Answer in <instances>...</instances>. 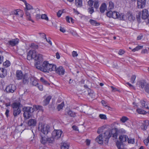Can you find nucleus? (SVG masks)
Returning <instances> with one entry per match:
<instances>
[{
    "label": "nucleus",
    "mask_w": 149,
    "mask_h": 149,
    "mask_svg": "<svg viewBox=\"0 0 149 149\" xmlns=\"http://www.w3.org/2000/svg\"><path fill=\"white\" fill-rule=\"evenodd\" d=\"M59 30L60 31L63 32V33H65L66 32L65 30L64 29V28H63L61 27H60V28L59 29Z\"/></svg>",
    "instance_id": "774afa93"
},
{
    "label": "nucleus",
    "mask_w": 149,
    "mask_h": 149,
    "mask_svg": "<svg viewBox=\"0 0 149 149\" xmlns=\"http://www.w3.org/2000/svg\"><path fill=\"white\" fill-rule=\"evenodd\" d=\"M52 97L51 96H48L46 97L45 99L44 100L43 102V104L44 106H46L48 104L50 100L51 99Z\"/></svg>",
    "instance_id": "a211bd4d"
},
{
    "label": "nucleus",
    "mask_w": 149,
    "mask_h": 149,
    "mask_svg": "<svg viewBox=\"0 0 149 149\" xmlns=\"http://www.w3.org/2000/svg\"><path fill=\"white\" fill-rule=\"evenodd\" d=\"M75 4L77 7H81L82 5V0H75Z\"/></svg>",
    "instance_id": "bb28decb"
},
{
    "label": "nucleus",
    "mask_w": 149,
    "mask_h": 149,
    "mask_svg": "<svg viewBox=\"0 0 149 149\" xmlns=\"http://www.w3.org/2000/svg\"><path fill=\"white\" fill-rule=\"evenodd\" d=\"M53 138H49L48 139L47 138V141H48L50 143H52L53 140Z\"/></svg>",
    "instance_id": "0e129e2a"
},
{
    "label": "nucleus",
    "mask_w": 149,
    "mask_h": 149,
    "mask_svg": "<svg viewBox=\"0 0 149 149\" xmlns=\"http://www.w3.org/2000/svg\"><path fill=\"white\" fill-rule=\"evenodd\" d=\"M30 76L27 74L25 73L22 77V83L24 84H28L29 81Z\"/></svg>",
    "instance_id": "f8f14e48"
},
{
    "label": "nucleus",
    "mask_w": 149,
    "mask_h": 149,
    "mask_svg": "<svg viewBox=\"0 0 149 149\" xmlns=\"http://www.w3.org/2000/svg\"><path fill=\"white\" fill-rule=\"evenodd\" d=\"M69 146L66 143H64L61 146V149H68Z\"/></svg>",
    "instance_id": "e433bc0d"
},
{
    "label": "nucleus",
    "mask_w": 149,
    "mask_h": 149,
    "mask_svg": "<svg viewBox=\"0 0 149 149\" xmlns=\"http://www.w3.org/2000/svg\"><path fill=\"white\" fill-rule=\"evenodd\" d=\"M104 142L106 144H107L109 142V139L112 135V131L109 130H108L104 132Z\"/></svg>",
    "instance_id": "20e7f679"
},
{
    "label": "nucleus",
    "mask_w": 149,
    "mask_h": 149,
    "mask_svg": "<svg viewBox=\"0 0 149 149\" xmlns=\"http://www.w3.org/2000/svg\"><path fill=\"white\" fill-rule=\"evenodd\" d=\"M16 89V87L15 85L10 84L6 87L5 90L7 92L13 93Z\"/></svg>",
    "instance_id": "6e6552de"
},
{
    "label": "nucleus",
    "mask_w": 149,
    "mask_h": 149,
    "mask_svg": "<svg viewBox=\"0 0 149 149\" xmlns=\"http://www.w3.org/2000/svg\"><path fill=\"white\" fill-rule=\"evenodd\" d=\"M24 75L22 71L20 70H17L16 71V76L17 80L22 79Z\"/></svg>",
    "instance_id": "ddd939ff"
},
{
    "label": "nucleus",
    "mask_w": 149,
    "mask_h": 149,
    "mask_svg": "<svg viewBox=\"0 0 149 149\" xmlns=\"http://www.w3.org/2000/svg\"><path fill=\"white\" fill-rule=\"evenodd\" d=\"M21 112L20 109H16L13 110V115L15 117H16L20 114Z\"/></svg>",
    "instance_id": "cd10ccee"
},
{
    "label": "nucleus",
    "mask_w": 149,
    "mask_h": 149,
    "mask_svg": "<svg viewBox=\"0 0 149 149\" xmlns=\"http://www.w3.org/2000/svg\"><path fill=\"white\" fill-rule=\"evenodd\" d=\"M39 90L40 91H42L43 90V86L41 84H39L37 86Z\"/></svg>",
    "instance_id": "052dcab7"
},
{
    "label": "nucleus",
    "mask_w": 149,
    "mask_h": 149,
    "mask_svg": "<svg viewBox=\"0 0 149 149\" xmlns=\"http://www.w3.org/2000/svg\"><path fill=\"white\" fill-rule=\"evenodd\" d=\"M30 47L34 49H37L38 47V45L34 43L31 44Z\"/></svg>",
    "instance_id": "49530a36"
},
{
    "label": "nucleus",
    "mask_w": 149,
    "mask_h": 149,
    "mask_svg": "<svg viewBox=\"0 0 149 149\" xmlns=\"http://www.w3.org/2000/svg\"><path fill=\"white\" fill-rule=\"evenodd\" d=\"M136 111L140 114H145L146 113V112L141 109H137Z\"/></svg>",
    "instance_id": "473e14b6"
},
{
    "label": "nucleus",
    "mask_w": 149,
    "mask_h": 149,
    "mask_svg": "<svg viewBox=\"0 0 149 149\" xmlns=\"http://www.w3.org/2000/svg\"><path fill=\"white\" fill-rule=\"evenodd\" d=\"M55 71L57 74L59 75H63L65 73V70L62 66H59L57 68L56 67Z\"/></svg>",
    "instance_id": "9d476101"
},
{
    "label": "nucleus",
    "mask_w": 149,
    "mask_h": 149,
    "mask_svg": "<svg viewBox=\"0 0 149 149\" xmlns=\"http://www.w3.org/2000/svg\"><path fill=\"white\" fill-rule=\"evenodd\" d=\"M71 19V22H72L73 19L72 18H70L68 16H67L66 17V19L67 22H70V19Z\"/></svg>",
    "instance_id": "5fc2aeb1"
},
{
    "label": "nucleus",
    "mask_w": 149,
    "mask_h": 149,
    "mask_svg": "<svg viewBox=\"0 0 149 149\" xmlns=\"http://www.w3.org/2000/svg\"><path fill=\"white\" fill-rule=\"evenodd\" d=\"M39 34H40V36L42 38L46 39V36L45 33H39Z\"/></svg>",
    "instance_id": "bf43d9fd"
},
{
    "label": "nucleus",
    "mask_w": 149,
    "mask_h": 149,
    "mask_svg": "<svg viewBox=\"0 0 149 149\" xmlns=\"http://www.w3.org/2000/svg\"><path fill=\"white\" fill-rule=\"evenodd\" d=\"M107 9V5L105 3H103L100 8V12L102 13H104Z\"/></svg>",
    "instance_id": "412c9836"
},
{
    "label": "nucleus",
    "mask_w": 149,
    "mask_h": 149,
    "mask_svg": "<svg viewBox=\"0 0 149 149\" xmlns=\"http://www.w3.org/2000/svg\"><path fill=\"white\" fill-rule=\"evenodd\" d=\"M129 120V118L127 117L123 116L120 119V121L123 123Z\"/></svg>",
    "instance_id": "72a5a7b5"
},
{
    "label": "nucleus",
    "mask_w": 149,
    "mask_h": 149,
    "mask_svg": "<svg viewBox=\"0 0 149 149\" xmlns=\"http://www.w3.org/2000/svg\"><path fill=\"white\" fill-rule=\"evenodd\" d=\"M88 5L90 6H92L93 4V0H89L88 1Z\"/></svg>",
    "instance_id": "864d4df0"
},
{
    "label": "nucleus",
    "mask_w": 149,
    "mask_h": 149,
    "mask_svg": "<svg viewBox=\"0 0 149 149\" xmlns=\"http://www.w3.org/2000/svg\"><path fill=\"white\" fill-rule=\"evenodd\" d=\"M127 141L128 143L133 144L134 143V139L131 138H128Z\"/></svg>",
    "instance_id": "58836bf2"
},
{
    "label": "nucleus",
    "mask_w": 149,
    "mask_h": 149,
    "mask_svg": "<svg viewBox=\"0 0 149 149\" xmlns=\"http://www.w3.org/2000/svg\"><path fill=\"white\" fill-rule=\"evenodd\" d=\"M10 65V63L9 61L8 60L6 61L3 63V65L6 67H8Z\"/></svg>",
    "instance_id": "ea45409f"
},
{
    "label": "nucleus",
    "mask_w": 149,
    "mask_h": 149,
    "mask_svg": "<svg viewBox=\"0 0 149 149\" xmlns=\"http://www.w3.org/2000/svg\"><path fill=\"white\" fill-rule=\"evenodd\" d=\"M88 12L90 13L91 14H92L94 12V9L93 7H91L88 8Z\"/></svg>",
    "instance_id": "6e6d98bb"
},
{
    "label": "nucleus",
    "mask_w": 149,
    "mask_h": 149,
    "mask_svg": "<svg viewBox=\"0 0 149 149\" xmlns=\"http://www.w3.org/2000/svg\"><path fill=\"white\" fill-rule=\"evenodd\" d=\"M99 6V4L98 1H95L94 4V7L96 8H98Z\"/></svg>",
    "instance_id": "4d7b16f0"
},
{
    "label": "nucleus",
    "mask_w": 149,
    "mask_h": 149,
    "mask_svg": "<svg viewBox=\"0 0 149 149\" xmlns=\"http://www.w3.org/2000/svg\"><path fill=\"white\" fill-rule=\"evenodd\" d=\"M96 141L99 144H102L104 142V139L102 134H100L96 139Z\"/></svg>",
    "instance_id": "dca6fc26"
},
{
    "label": "nucleus",
    "mask_w": 149,
    "mask_h": 149,
    "mask_svg": "<svg viewBox=\"0 0 149 149\" xmlns=\"http://www.w3.org/2000/svg\"><path fill=\"white\" fill-rule=\"evenodd\" d=\"M107 16L110 18L112 17L114 19L118 18L119 17L120 15L119 13L116 11H109L107 13Z\"/></svg>",
    "instance_id": "39448f33"
},
{
    "label": "nucleus",
    "mask_w": 149,
    "mask_h": 149,
    "mask_svg": "<svg viewBox=\"0 0 149 149\" xmlns=\"http://www.w3.org/2000/svg\"><path fill=\"white\" fill-rule=\"evenodd\" d=\"M105 128V127L103 126L101 127H100L98 128V130L97 131V133L98 134H100L101 132H102L103 130H104Z\"/></svg>",
    "instance_id": "37998d69"
},
{
    "label": "nucleus",
    "mask_w": 149,
    "mask_h": 149,
    "mask_svg": "<svg viewBox=\"0 0 149 149\" xmlns=\"http://www.w3.org/2000/svg\"><path fill=\"white\" fill-rule=\"evenodd\" d=\"M89 22L92 25L94 26H98L100 24L99 22H97L95 20L92 19H90Z\"/></svg>",
    "instance_id": "a878e982"
},
{
    "label": "nucleus",
    "mask_w": 149,
    "mask_h": 149,
    "mask_svg": "<svg viewBox=\"0 0 149 149\" xmlns=\"http://www.w3.org/2000/svg\"><path fill=\"white\" fill-rule=\"evenodd\" d=\"M7 74V70L3 68H0V77L1 78L4 77Z\"/></svg>",
    "instance_id": "2eb2a0df"
},
{
    "label": "nucleus",
    "mask_w": 149,
    "mask_h": 149,
    "mask_svg": "<svg viewBox=\"0 0 149 149\" xmlns=\"http://www.w3.org/2000/svg\"><path fill=\"white\" fill-rule=\"evenodd\" d=\"M68 114L71 117H74L76 115L75 113L71 110H69L68 113Z\"/></svg>",
    "instance_id": "f704fd0d"
},
{
    "label": "nucleus",
    "mask_w": 149,
    "mask_h": 149,
    "mask_svg": "<svg viewBox=\"0 0 149 149\" xmlns=\"http://www.w3.org/2000/svg\"><path fill=\"white\" fill-rule=\"evenodd\" d=\"M99 117L102 119L106 120L107 119L106 116L104 114H100L99 115Z\"/></svg>",
    "instance_id": "09e8293b"
},
{
    "label": "nucleus",
    "mask_w": 149,
    "mask_h": 149,
    "mask_svg": "<svg viewBox=\"0 0 149 149\" xmlns=\"http://www.w3.org/2000/svg\"><path fill=\"white\" fill-rule=\"evenodd\" d=\"M125 52L124 50L122 49H120L118 53L119 55H122Z\"/></svg>",
    "instance_id": "69168bd1"
},
{
    "label": "nucleus",
    "mask_w": 149,
    "mask_h": 149,
    "mask_svg": "<svg viewBox=\"0 0 149 149\" xmlns=\"http://www.w3.org/2000/svg\"><path fill=\"white\" fill-rule=\"evenodd\" d=\"M62 133L61 130H55L52 132V137L54 139H57L60 137Z\"/></svg>",
    "instance_id": "423d86ee"
},
{
    "label": "nucleus",
    "mask_w": 149,
    "mask_h": 149,
    "mask_svg": "<svg viewBox=\"0 0 149 149\" xmlns=\"http://www.w3.org/2000/svg\"><path fill=\"white\" fill-rule=\"evenodd\" d=\"M110 87L112 89V92H114L116 91H118V90L117 88L114 87L113 86H111Z\"/></svg>",
    "instance_id": "e2e57ef3"
},
{
    "label": "nucleus",
    "mask_w": 149,
    "mask_h": 149,
    "mask_svg": "<svg viewBox=\"0 0 149 149\" xmlns=\"http://www.w3.org/2000/svg\"><path fill=\"white\" fill-rule=\"evenodd\" d=\"M146 82L144 81H141L139 82L138 83L139 86L141 88H143L145 85Z\"/></svg>",
    "instance_id": "c756f323"
},
{
    "label": "nucleus",
    "mask_w": 149,
    "mask_h": 149,
    "mask_svg": "<svg viewBox=\"0 0 149 149\" xmlns=\"http://www.w3.org/2000/svg\"><path fill=\"white\" fill-rule=\"evenodd\" d=\"M121 143L117 141L116 143V145L118 149H121Z\"/></svg>",
    "instance_id": "8fccbe9b"
},
{
    "label": "nucleus",
    "mask_w": 149,
    "mask_h": 149,
    "mask_svg": "<svg viewBox=\"0 0 149 149\" xmlns=\"http://www.w3.org/2000/svg\"><path fill=\"white\" fill-rule=\"evenodd\" d=\"M137 3L138 8H144L146 5V0H138Z\"/></svg>",
    "instance_id": "9b49d317"
},
{
    "label": "nucleus",
    "mask_w": 149,
    "mask_h": 149,
    "mask_svg": "<svg viewBox=\"0 0 149 149\" xmlns=\"http://www.w3.org/2000/svg\"><path fill=\"white\" fill-rule=\"evenodd\" d=\"M118 134V133L116 132V131L115 133L113 134V137L115 139H117V138Z\"/></svg>",
    "instance_id": "338daca9"
},
{
    "label": "nucleus",
    "mask_w": 149,
    "mask_h": 149,
    "mask_svg": "<svg viewBox=\"0 0 149 149\" xmlns=\"http://www.w3.org/2000/svg\"><path fill=\"white\" fill-rule=\"evenodd\" d=\"M38 128L44 135L47 134L49 131V126L47 124H39Z\"/></svg>",
    "instance_id": "7ed1b4c3"
},
{
    "label": "nucleus",
    "mask_w": 149,
    "mask_h": 149,
    "mask_svg": "<svg viewBox=\"0 0 149 149\" xmlns=\"http://www.w3.org/2000/svg\"><path fill=\"white\" fill-rule=\"evenodd\" d=\"M136 76L135 75H132L131 78V82L132 83H134L136 79Z\"/></svg>",
    "instance_id": "de8ad7c7"
},
{
    "label": "nucleus",
    "mask_w": 149,
    "mask_h": 149,
    "mask_svg": "<svg viewBox=\"0 0 149 149\" xmlns=\"http://www.w3.org/2000/svg\"><path fill=\"white\" fill-rule=\"evenodd\" d=\"M114 7V5L113 3L111 1H110L109 3L108 8L109 9L111 10Z\"/></svg>",
    "instance_id": "c9c22d12"
},
{
    "label": "nucleus",
    "mask_w": 149,
    "mask_h": 149,
    "mask_svg": "<svg viewBox=\"0 0 149 149\" xmlns=\"http://www.w3.org/2000/svg\"><path fill=\"white\" fill-rule=\"evenodd\" d=\"M41 18L42 19H44L45 20L48 21L49 20L47 16V15L45 14H42Z\"/></svg>",
    "instance_id": "79ce46f5"
},
{
    "label": "nucleus",
    "mask_w": 149,
    "mask_h": 149,
    "mask_svg": "<svg viewBox=\"0 0 149 149\" xmlns=\"http://www.w3.org/2000/svg\"><path fill=\"white\" fill-rule=\"evenodd\" d=\"M24 112L23 113L24 117L26 119H28L31 117L32 113L34 111V108L29 107H25L23 109Z\"/></svg>",
    "instance_id": "f03ea898"
},
{
    "label": "nucleus",
    "mask_w": 149,
    "mask_h": 149,
    "mask_svg": "<svg viewBox=\"0 0 149 149\" xmlns=\"http://www.w3.org/2000/svg\"><path fill=\"white\" fill-rule=\"evenodd\" d=\"M134 17L133 16V15L131 14H130L128 16V19L130 21L134 20Z\"/></svg>",
    "instance_id": "3c124183"
},
{
    "label": "nucleus",
    "mask_w": 149,
    "mask_h": 149,
    "mask_svg": "<svg viewBox=\"0 0 149 149\" xmlns=\"http://www.w3.org/2000/svg\"><path fill=\"white\" fill-rule=\"evenodd\" d=\"M62 11L61 10H59L57 13V16L58 17H60L62 13Z\"/></svg>",
    "instance_id": "680f3d73"
},
{
    "label": "nucleus",
    "mask_w": 149,
    "mask_h": 149,
    "mask_svg": "<svg viewBox=\"0 0 149 149\" xmlns=\"http://www.w3.org/2000/svg\"><path fill=\"white\" fill-rule=\"evenodd\" d=\"M141 14V18L143 19H144L147 18L149 15L148 11L146 9L143 10Z\"/></svg>",
    "instance_id": "4468645a"
},
{
    "label": "nucleus",
    "mask_w": 149,
    "mask_h": 149,
    "mask_svg": "<svg viewBox=\"0 0 149 149\" xmlns=\"http://www.w3.org/2000/svg\"><path fill=\"white\" fill-rule=\"evenodd\" d=\"M33 81H32V84L33 86H37L38 84V81L35 79L33 78Z\"/></svg>",
    "instance_id": "a18cd8bd"
},
{
    "label": "nucleus",
    "mask_w": 149,
    "mask_h": 149,
    "mask_svg": "<svg viewBox=\"0 0 149 149\" xmlns=\"http://www.w3.org/2000/svg\"><path fill=\"white\" fill-rule=\"evenodd\" d=\"M72 55L73 57H77L78 56V54L77 53V52L75 51H73L72 52Z\"/></svg>",
    "instance_id": "13d9d810"
},
{
    "label": "nucleus",
    "mask_w": 149,
    "mask_h": 149,
    "mask_svg": "<svg viewBox=\"0 0 149 149\" xmlns=\"http://www.w3.org/2000/svg\"><path fill=\"white\" fill-rule=\"evenodd\" d=\"M40 139L41 142L43 144H45L47 141V138L45 136H41Z\"/></svg>",
    "instance_id": "7c9ffc66"
},
{
    "label": "nucleus",
    "mask_w": 149,
    "mask_h": 149,
    "mask_svg": "<svg viewBox=\"0 0 149 149\" xmlns=\"http://www.w3.org/2000/svg\"><path fill=\"white\" fill-rule=\"evenodd\" d=\"M40 81L44 84L46 85H49V84L48 82L45 80L43 77H42L40 79Z\"/></svg>",
    "instance_id": "a19ab883"
},
{
    "label": "nucleus",
    "mask_w": 149,
    "mask_h": 149,
    "mask_svg": "<svg viewBox=\"0 0 149 149\" xmlns=\"http://www.w3.org/2000/svg\"><path fill=\"white\" fill-rule=\"evenodd\" d=\"M27 58L29 60L34 59L35 62V66L36 68L42 71L47 72L49 63L48 61H44L42 63V55L37 54L35 50H31L28 53Z\"/></svg>",
    "instance_id": "f257e3e1"
},
{
    "label": "nucleus",
    "mask_w": 149,
    "mask_h": 149,
    "mask_svg": "<svg viewBox=\"0 0 149 149\" xmlns=\"http://www.w3.org/2000/svg\"><path fill=\"white\" fill-rule=\"evenodd\" d=\"M24 3L26 7V8L25 10H28L33 9V7L29 3H27L26 1V3Z\"/></svg>",
    "instance_id": "2f4dec72"
},
{
    "label": "nucleus",
    "mask_w": 149,
    "mask_h": 149,
    "mask_svg": "<svg viewBox=\"0 0 149 149\" xmlns=\"http://www.w3.org/2000/svg\"><path fill=\"white\" fill-rule=\"evenodd\" d=\"M25 11L26 15V18L27 19L30 21H31L33 22H34V21L31 19V14L28 11V10H25Z\"/></svg>",
    "instance_id": "5701e85b"
},
{
    "label": "nucleus",
    "mask_w": 149,
    "mask_h": 149,
    "mask_svg": "<svg viewBox=\"0 0 149 149\" xmlns=\"http://www.w3.org/2000/svg\"><path fill=\"white\" fill-rule=\"evenodd\" d=\"M64 102H62L60 104H59L57 107V109L58 111H60L61 109H62L63 107L64 106Z\"/></svg>",
    "instance_id": "4c0bfd02"
},
{
    "label": "nucleus",
    "mask_w": 149,
    "mask_h": 149,
    "mask_svg": "<svg viewBox=\"0 0 149 149\" xmlns=\"http://www.w3.org/2000/svg\"><path fill=\"white\" fill-rule=\"evenodd\" d=\"M141 13L139 12L138 13V14L136 15V17L137 20H139L140 19L141 15Z\"/></svg>",
    "instance_id": "603ef678"
},
{
    "label": "nucleus",
    "mask_w": 149,
    "mask_h": 149,
    "mask_svg": "<svg viewBox=\"0 0 149 149\" xmlns=\"http://www.w3.org/2000/svg\"><path fill=\"white\" fill-rule=\"evenodd\" d=\"M149 124L148 120H146L143 123L142 125L141 126V128L143 130H146L147 129V127L148 125Z\"/></svg>",
    "instance_id": "b1692460"
},
{
    "label": "nucleus",
    "mask_w": 149,
    "mask_h": 149,
    "mask_svg": "<svg viewBox=\"0 0 149 149\" xmlns=\"http://www.w3.org/2000/svg\"><path fill=\"white\" fill-rule=\"evenodd\" d=\"M48 65L49 68H48V72H49V71H55V70H56V65L49 63Z\"/></svg>",
    "instance_id": "aec40b11"
},
{
    "label": "nucleus",
    "mask_w": 149,
    "mask_h": 149,
    "mask_svg": "<svg viewBox=\"0 0 149 149\" xmlns=\"http://www.w3.org/2000/svg\"><path fill=\"white\" fill-rule=\"evenodd\" d=\"M19 41V40L18 38H15L8 41L7 44L11 47H13L17 45Z\"/></svg>",
    "instance_id": "0eeeda50"
},
{
    "label": "nucleus",
    "mask_w": 149,
    "mask_h": 149,
    "mask_svg": "<svg viewBox=\"0 0 149 149\" xmlns=\"http://www.w3.org/2000/svg\"><path fill=\"white\" fill-rule=\"evenodd\" d=\"M37 123V120L36 119H31L28 120L27 124L29 127L32 128L36 126Z\"/></svg>",
    "instance_id": "1a4fd4ad"
},
{
    "label": "nucleus",
    "mask_w": 149,
    "mask_h": 149,
    "mask_svg": "<svg viewBox=\"0 0 149 149\" xmlns=\"http://www.w3.org/2000/svg\"><path fill=\"white\" fill-rule=\"evenodd\" d=\"M20 104L19 102H14L12 104L11 106L13 110L20 109L19 108Z\"/></svg>",
    "instance_id": "4be33fe9"
},
{
    "label": "nucleus",
    "mask_w": 149,
    "mask_h": 149,
    "mask_svg": "<svg viewBox=\"0 0 149 149\" xmlns=\"http://www.w3.org/2000/svg\"><path fill=\"white\" fill-rule=\"evenodd\" d=\"M119 138L120 141L122 142H126L127 141L128 137L127 135H123L120 136Z\"/></svg>",
    "instance_id": "6ab92c4d"
},
{
    "label": "nucleus",
    "mask_w": 149,
    "mask_h": 149,
    "mask_svg": "<svg viewBox=\"0 0 149 149\" xmlns=\"http://www.w3.org/2000/svg\"><path fill=\"white\" fill-rule=\"evenodd\" d=\"M145 90L146 93L149 94V84H147L145 85Z\"/></svg>",
    "instance_id": "c03bdc74"
},
{
    "label": "nucleus",
    "mask_w": 149,
    "mask_h": 149,
    "mask_svg": "<svg viewBox=\"0 0 149 149\" xmlns=\"http://www.w3.org/2000/svg\"><path fill=\"white\" fill-rule=\"evenodd\" d=\"M140 102L142 107L149 109V102H146L143 100L141 101Z\"/></svg>",
    "instance_id": "f3484780"
},
{
    "label": "nucleus",
    "mask_w": 149,
    "mask_h": 149,
    "mask_svg": "<svg viewBox=\"0 0 149 149\" xmlns=\"http://www.w3.org/2000/svg\"><path fill=\"white\" fill-rule=\"evenodd\" d=\"M17 12L15 13V15L19 17H22L23 16L22 11L19 9H17Z\"/></svg>",
    "instance_id": "c85d7f7f"
},
{
    "label": "nucleus",
    "mask_w": 149,
    "mask_h": 149,
    "mask_svg": "<svg viewBox=\"0 0 149 149\" xmlns=\"http://www.w3.org/2000/svg\"><path fill=\"white\" fill-rule=\"evenodd\" d=\"M115 131H116V132L118 133V134L125 133V131L123 128L118 129L117 128H115Z\"/></svg>",
    "instance_id": "393cba45"
}]
</instances>
